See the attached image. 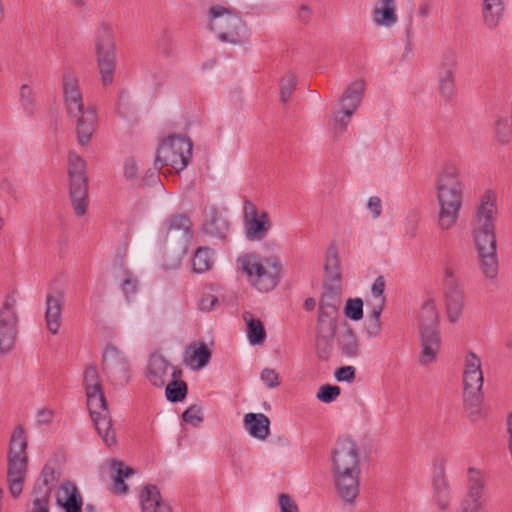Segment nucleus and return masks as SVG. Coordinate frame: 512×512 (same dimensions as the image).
Returning a JSON list of instances; mask_svg holds the SVG:
<instances>
[{
  "label": "nucleus",
  "mask_w": 512,
  "mask_h": 512,
  "mask_svg": "<svg viewBox=\"0 0 512 512\" xmlns=\"http://www.w3.org/2000/svg\"><path fill=\"white\" fill-rule=\"evenodd\" d=\"M504 12L503 0H483L482 4V17L484 24L489 29H494L498 26L500 19Z\"/></svg>",
  "instance_id": "31"
},
{
  "label": "nucleus",
  "mask_w": 512,
  "mask_h": 512,
  "mask_svg": "<svg viewBox=\"0 0 512 512\" xmlns=\"http://www.w3.org/2000/svg\"><path fill=\"white\" fill-rule=\"evenodd\" d=\"M165 395L169 402L178 403L183 401L188 393V386L183 380H172L166 383Z\"/></svg>",
  "instance_id": "38"
},
{
  "label": "nucleus",
  "mask_w": 512,
  "mask_h": 512,
  "mask_svg": "<svg viewBox=\"0 0 512 512\" xmlns=\"http://www.w3.org/2000/svg\"><path fill=\"white\" fill-rule=\"evenodd\" d=\"M496 136L500 143L507 144L511 140V130L507 121H498L496 124Z\"/></svg>",
  "instance_id": "57"
},
{
  "label": "nucleus",
  "mask_w": 512,
  "mask_h": 512,
  "mask_svg": "<svg viewBox=\"0 0 512 512\" xmlns=\"http://www.w3.org/2000/svg\"><path fill=\"white\" fill-rule=\"evenodd\" d=\"M243 222L245 236L249 241H261L271 229L267 212L259 214L256 205L250 200L244 201Z\"/></svg>",
  "instance_id": "14"
},
{
  "label": "nucleus",
  "mask_w": 512,
  "mask_h": 512,
  "mask_svg": "<svg viewBox=\"0 0 512 512\" xmlns=\"http://www.w3.org/2000/svg\"><path fill=\"white\" fill-rule=\"evenodd\" d=\"M484 487L485 481L481 471L470 467L468 469V492L462 501L460 512L480 511Z\"/></svg>",
  "instance_id": "16"
},
{
  "label": "nucleus",
  "mask_w": 512,
  "mask_h": 512,
  "mask_svg": "<svg viewBox=\"0 0 512 512\" xmlns=\"http://www.w3.org/2000/svg\"><path fill=\"white\" fill-rule=\"evenodd\" d=\"M83 385L84 389L90 390V389H98L103 388L98 371L95 366H88L84 371V377H83Z\"/></svg>",
  "instance_id": "46"
},
{
  "label": "nucleus",
  "mask_w": 512,
  "mask_h": 512,
  "mask_svg": "<svg viewBox=\"0 0 512 512\" xmlns=\"http://www.w3.org/2000/svg\"><path fill=\"white\" fill-rule=\"evenodd\" d=\"M244 426L252 437L265 440L269 435L270 420L263 413H248L244 416Z\"/></svg>",
  "instance_id": "29"
},
{
  "label": "nucleus",
  "mask_w": 512,
  "mask_h": 512,
  "mask_svg": "<svg viewBox=\"0 0 512 512\" xmlns=\"http://www.w3.org/2000/svg\"><path fill=\"white\" fill-rule=\"evenodd\" d=\"M463 384L464 389L476 388L477 390H482L483 387V372H471V373H463Z\"/></svg>",
  "instance_id": "48"
},
{
  "label": "nucleus",
  "mask_w": 512,
  "mask_h": 512,
  "mask_svg": "<svg viewBox=\"0 0 512 512\" xmlns=\"http://www.w3.org/2000/svg\"><path fill=\"white\" fill-rule=\"evenodd\" d=\"M218 303V298L212 294H204L198 303L201 311H211Z\"/></svg>",
  "instance_id": "60"
},
{
  "label": "nucleus",
  "mask_w": 512,
  "mask_h": 512,
  "mask_svg": "<svg viewBox=\"0 0 512 512\" xmlns=\"http://www.w3.org/2000/svg\"><path fill=\"white\" fill-rule=\"evenodd\" d=\"M482 371L480 357L472 351H469L464 360V371L463 373H471Z\"/></svg>",
  "instance_id": "50"
},
{
  "label": "nucleus",
  "mask_w": 512,
  "mask_h": 512,
  "mask_svg": "<svg viewBox=\"0 0 512 512\" xmlns=\"http://www.w3.org/2000/svg\"><path fill=\"white\" fill-rule=\"evenodd\" d=\"M419 340L421 366L428 367L436 361L441 346L439 333L438 314L432 299L426 300L420 311Z\"/></svg>",
  "instance_id": "6"
},
{
  "label": "nucleus",
  "mask_w": 512,
  "mask_h": 512,
  "mask_svg": "<svg viewBox=\"0 0 512 512\" xmlns=\"http://www.w3.org/2000/svg\"><path fill=\"white\" fill-rule=\"evenodd\" d=\"M188 350H191L189 363L192 364L196 362L198 368H203L208 365L211 359V351L208 349L207 345L203 342H192L188 346Z\"/></svg>",
  "instance_id": "36"
},
{
  "label": "nucleus",
  "mask_w": 512,
  "mask_h": 512,
  "mask_svg": "<svg viewBox=\"0 0 512 512\" xmlns=\"http://www.w3.org/2000/svg\"><path fill=\"white\" fill-rule=\"evenodd\" d=\"M53 419V412L50 409H41L37 413V423L39 425H47L51 423Z\"/></svg>",
  "instance_id": "64"
},
{
  "label": "nucleus",
  "mask_w": 512,
  "mask_h": 512,
  "mask_svg": "<svg viewBox=\"0 0 512 512\" xmlns=\"http://www.w3.org/2000/svg\"><path fill=\"white\" fill-rule=\"evenodd\" d=\"M243 319L247 325V335L252 345L263 344L266 339V331L263 323L255 319L251 312H244Z\"/></svg>",
  "instance_id": "33"
},
{
  "label": "nucleus",
  "mask_w": 512,
  "mask_h": 512,
  "mask_svg": "<svg viewBox=\"0 0 512 512\" xmlns=\"http://www.w3.org/2000/svg\"><path fill=\"white\" fill-rule=\"evenodd\" d=\"M439 92L443 99L450 101L453 99L454 91V71L450 66H441L438 71Z\"/></svg>",
  "instance_id": "34"
},
{
  "label": "nucleus",
  "mask_w": 512,
  "mask_h": 512,
  "mask_svg": "<svg viewBox=\"0 0 512 512\" xmlns=\"http://www.w3.org/2000/svg\"><path fill=\"white\" fill-rule=\"evenodd\" d=\"M365 81L357 79L353 81L344 91L339 100L340 107L332 113V120L329 123L330 129L335 136L342 134L349 124L352 115L361 104Z\"/></svg>",
  "instance_id": "10"
},
{
  "label": "nucleus",
  "mask_w": 512,
  "mask_h": 512,
  "mask_svg": "<svg viewBox=\"0 0 512 512\" xmlns=\"http://www.w3.org/2000/svg\"><path fill=\"white\" fill-rule=\"evenodd\" d=\"M241 269L260 292L273 290L280 281L282 265L277 256L261 257L248 253L239 259Z\"/></svg>",
  "instance_id": "5"
},
{
  "label": "nucleus",
  "mask_w": 512,
  "mask_h": 512,
  "mask_svg": "<svg viewBox=\"0 0 512 512\" xmlns=\"http://www.w3.org/2000/svg\"><path fill=\"white\" fill-rule=\"evenodd\" d=\"M368 209L372 212L374 218H378L382 212L381 199L377 196H372L368 200Z\"/></svg>",
  "instance_id": "62"
},
{
  "label": "nucleus",
  "mask_w": 512,
  "mask_h": 512,
  "mask_svg": "<svg viewBox=\"0 0 512 512\" xmlns=\"http://www.w3.org/2000/svg\"><path fill=\"white\" fill-rule=\"evenodd\" d=\"M432 485L433 492L449 490L448 482L445 477V463L443 459H441L439 464L436 465Z\"/></svg>",
  "instance_id": "45"
},
{
  "label": "nucleus",
  "mask_w": 512,
  "mask_h": 512,
  "mask_svg": "<svg viewBox=\"0 0 512 512\" xmlns=\"http://www.w3.org/2000/svg\"><path fill=\"white\" fill-rule=\"evenodd\" d=\"M463 398L464 402L471 408H478L483 399L482 390L476 388L464 389Z\"/></svg>",
  "instance_id": "49"
},
{
  "label": "nucleus",
  "mask_w": 512,
  "mask_h": 512,
  "mask_svg": "<svg viewBox=\"0 0 512 512\" xmlns=\"http://www.w3.org/2000/svg\"><path fill=\"white\" fill-rule=\"evenodd\" d=\"M27 465V456L8 455L7 481L13 498H18L22 493Z\"/></svg>",
  "instance_id": "19"
},
{
  "label": "nucleus",
  "mask_w": 512,
  "mask_h": 512,
  "mask_svg": "<svg viewBox=\"0 0 512 512\" xmlns=\"http://www.w3.org/2000/svg\"><path fill=\"white\" fill-rule=\"evenodd\" d=\"M296 76L289 72L287 73L280 82V101L286 103L289 101L295 87H296Z\"/></svg>",
  "instance_id": "42"
},
{
  "label": "nucleus",
  "mask_w": 512,
  "mask_h": 512,
  "mask_svg": "<svg viewBox=\"0 0 512 512\" xmlns=\"http://www.w3.org/2000/svg\"><path fill=\"white\" fill-rule=\"evenodd\" d=\"M15 306H16V297H15L14 293H11L6 296V299L2 305V308H0V312H10L12 314H16Z\"/></svg>",
  "instance_id": "63"
},
{
  "label": "nucleus",
  "mask_w": 512,
  "mask_h": 512,
  "mask_svg": "<svg viewBox=\"0 0 512 512\" xmlns=\"http://www.w3.org/2000/svg\"><path fill=\"white\" fill-rule=\"evenodd\" d=\"M97 64H116V41L113 26L102 21L94 36Z\"/></svg>",
  "instance_id": "15"
},
{
  "label": "nucleus",
  "mask_w": 512,
  "mask_h": 512,
  "mask_svg": "<svg viewBox=\"0 0 512 512\" xmlns=\"http://www.w3.org/2000/svg\"><path fill=\"white\" fill-rule=\"evenodd\" d=\"M280 512H299L298 506L289 494L281 493L278 496Z\"/></svg>",
  "instance_id": "55"
},
{
  "label": "nucleus",
  "mask_w": 512,
  "mask_h": 512,
  "mask_svg": "<svg viewBox=\"0 0 512 512\" xmlns=\"http://www.w3.org/2000/svg\"><path fill=\"white\" fill-rule=\"evenodd\" d=\"M340 293V283H330L325 288L320 300L317 322L327 323V320H334L337 323Z\"/></svg>",
  "instance_id": "20"
},
{
  "label": "nucleus",
  "mask_w": 512,
  "mask_h": 512,
  "mask_svg": "<svg viewBox=\"0 0 512 512\" xmlns=\"http://www.w3.org/2000/svg\"><path fill=\"white\" fill-rule=\"evenodd\" d=\"M336 343L341 354L348 358L357 357L360 353V345L353 328L346 322L342 330L336 336Z\"/></svg>",
  "instance_id": "26"
},
{
  "label": "nucleus",
  "mask_w": 512,
  "mask_h": 512,
  "mask_svg": "<svg viewBox=\"0 0 512 512\" xmlns=\"http://www.w3.org/2000/svg\"><path fill=\"white\" fill-rule=\"evenodd\" d=\"M17 325V314L0 312V353L5 354L14 347Z\"/></svg>",
  "instance_id": "24"
},
{
  "label": "nucleus",
  "mask_w": 512,
  "mask_h": 512,
  "mask_svg": "<svg viewBox=\"0 0 512 512\" xmlns=\"http://www.w3.org/2000/svg\"><path fill=\"white\" fill-rule=\"evenodd\" d=\"M64 291L55 289L46 295L45 321L48 331L57 334L62 322V309L64 305Z\"/></svg>",
  "instance_id": "17"
},
{
  "label": "nucleus",
  "mask_w": 512,
  "mask_h": 512,
  "mask_svg": "<svg viewBox=\"0 0 512 512\" xmlns=\"http://www.w3.org/2000/svg\"><path fill=\"white\" fill-rule=\"evenodd\" d=\"M142 512H172L168 502L163 500L159 488L154 484H147L140 492Z\"/></svg>",
  "instance_id": "23"
},
{
  "label": "nucleus",
  "mask_w": 512,
  "mask_h": 512,
  "mask_svg": "<svg viewBox=\"0 0 512 512\" xmlns=\"http://www.w3.org/2000/svg\"><path fill=\"white\" fill-rule=\"evenodd\" d=\"M260 378L268 388H275L280 384L279 375L274 369L264 368Z\"/></svg>",
  "instance_id": "56"
},
{
  "label": "nucleus",
  "mask_w": 512,
  "mask_h": 512,
  "mask_svg": "<svg viewBox=\"0 0 512 512\" xmlns=\"http://www.w3.org/2000/svg\"><path fill=\"white\" fill-rule=\"evenodd\" d=\"M496 215L495 197L491 191H486L477 207L472 233L481 272L488 279H494L498 274Z\"/></svg>",
  "instance_id": "1"
},
{
  "label": "nucleus",
  "mask_w": 512,
  "mask_h": 512,
  "mask_svg": "<svg viewBox=\"0 0 512 512\" xmlns=\"http://www.w3.org/2000/svg\"><path fill=\"white\" fill-rule=\"evenodd\" d=\"M58 481L59 473L55 466L51 462L46 463L33 486L31 498L50 502L52 490L56 487Z\"/></svg>",
  "instance_id": "18"
},
{
  "label": "nucleus",
  "mask_w": 512,
  "mask_h": 512,
  "mask_svg": "<svg viewBox=\"0 0 512 512\" xmlns=\"http://www.w3.org/2000/svg\"><path fill=\"white\" fill-rule=\"evenodd\" d=\"M156 48L163 55L171 54L172 38L167 32H163L162 35L157 39Z\"/></svg>",
  "instance_id": "58"
},
{
  "label": "nucleus",
  "mask_w": 512,
  "mask_h": 512,
  "mask_svg": "<svg viewBox=\"0 0 512 512\" xmlns=\"http://www.w3.org/2000/svg\"><path fill=\"white\" fill-rule=\"evenodd\" d=\"M182 420L193 427H198L204 420L202 408L199 405H191L182 413Z\"/></svg>",
  "instance_id": "44"
},
{
  "label": "nucleus",
  "mask_w": 512,
  "mask_h": 512,
  "mask_svg": "<svg viewBox=\"0 0 512 512\" xmlns=\"http://www.w3.org/2000/svg\"><path fill=\"white\" fill-rule=\"evenodd\" d=\"M443 285L448 320L450 323H456L463 313L465 293L451 268L444 271Z\"/></svg>",
  "instance_id": "12"
},
{
  "label": "nucleus",
  "mask_w": 512,
  "mask_h": 512,
  "mask_svg": "<svg viewBox=\"0 0 512 512\" xmlns=\"http://www.w3.org/2000/svg\"><path fill=\"white\" fill-rule=\"evenodd\" d=\"M87 407L98 435L107 447L116 445V432L103 388L85 391Z\"/></svg>",
  "instance_id": "8"
},
{
  "label": "nucleus",
  "mask_w": 512,
  "mask_h": 512,
  "mask_svg": "<svg viewBox=\"0 0 512 512\" xmlns=\"http://www.w3.org/2000/svg\"><path fill=\"white\" fill-rule=\"evenodd\" d=\"M138 289V280L133 276L130 271H126V277L122 284V290L129 301L130 296L134 295Z\"/></svg>",
  "instance_id": "52"
},
{
  "label": "nucleus",
  "mask_w": 512,
  "mask_h": 512,
  "mask_svg": "<svg viewBox=\"0 0 512 512\" xmlns=\"http://www.w3.org/2000/svg\"><path fill=\"white\" fill-rule=\"evenodd\" d=\"M208 28L217 33L219 41L239 44L243 41L247 28L242 18L223 6H211L208 11Z\"/></svg>",
  "instance_id": "7"
},
{
  "label": "nucleus",
  "mask_w": 512,
  "mask_h": 512,
  "mask_svg": "<svg viewBox=\"0 0 512 512\" xmlns=\"http://www.w3.org/2000/svg\"><path fill=\"white\" fill-rule=\"evenodd\" d=\"M192 141L189 138L171 135L158 147L155 166L158 169L171 166L177 172L182 171L192 155Z\"/></svg>",
  "instance_id": "9"
},
{
  "label": "nucleus",
  "mask_w": 512,
  "mask_h": 512,
  "mask_svg": "<svg viewBox=\"0 0 512 512\" xmlns=\"http://www.w3.org/2000/svg\"><path fill=\"white\" fill-rule=\"evenodd\" d=\"M385 279L383 276H378L371 288V292L374 296L373 303H379L381 300H383V307L385 306L386 298L384 296V290H385Z\"/></svg>",
  "instance_id": "51"
},
{
  "label": "nucleus",
  "mask_w": 512,
  "mask_h": 512,
  "mask_svg": "<svg viewBox=\"0 0 512 512\" xmlns=\"http://www.w3.org/2000/svg\"><path fill=\"white\" fill-rule=\"evenodd\" d=\"M356 369L353 366H342L338 368L335 373L334 377L339 382H353L355 379Z\"/></svg>",
  "instance_id": "54"
},
{
  "label": "nucleus",
  "mask_w": 512,
  "mask_h": 512,
  "mask_svg": "<svg viewBox=\"0 0 512 512\" xmlns=\"http://www.w3.org/2000/svg\"><path fill=\"white\" fill-rule=\"evenodd\" d=\"M68 174L70 179V199L77 216H83L88 206V176L86 162L77 154L70 153Z\"/></svg>",
  "instance_id": "11"
},
{
  "label": "nucleus",
  "mask_w": 512,
  "mask_h": 512,
  "mask_svg": "<svg viewBox=\"0 0 512 512\" xmlns=\"http://www.w3.org/2000/svg\"><path fill=\"white\" fill-rule=\"evenodd\" d=\"M341 393L339 386L325 384L322 385L317 392V399L323 403L333 402Z\"/></svg>",
  "instance_id": "47"
},
{
  "label": "nucleus",
  "mask_w": 512,
  "mask_h": 512,
  "mask_svg": "<svg viewBox=\"0 0 512 512\" xmlns=\"http://www.w3.org/2000/svg\"><path fill=\"white\" fill-rule=\"evenodd\" d=\"M336 330L337 324L334 320H327V323L317 322L315 346L317 356L322 361L330 358Z\"/></svg>",
  "instance_id": "22"
},
{
  "label": "nucleus",
  "mask_w": 512,
  "mask_h": 512,
  "mask_svg": "<svg viewBox=\"0 0 512 512\" xmlns=\"http://www.w3.org/2000/svg\"><path fill=\"white\" fill-rule=\"evenodd\" d=\"M344 314L353 321L363 318V301L360 298L348 299L344 308Z\"/></svg>",
  "instance_id": "43"
},
{
  "label": "nucleus",
  "mask_w": 512,
  "mask_h": 512,
  "mask_svg": "<svg viewBox=\"0 0 512 512\" xmlns=\"http://www.w3.org/2000/svg\"><path fill=\"white\" fill-rule=\"evenodd\" d=\"M373 22L379 26L391 27L398 21L395 0H379L372 11Z\"/></svg>",
  "instance_id": "28"
},
{
  "label": "nucleus",
  "mask_w": 512,
  "mask_h": 512,
  "mask_svg": "<svg viewBox=\"0 0 512 512\" xmlns=\"http://www.w3.org/2000/svg\"><path fill=\"white\" fill-rule=\"evenodd\" d=\"M324 270L326 277L330 281V283L339 284L341 282L338 252L337 249L333 246L327 249Z\"/></svg>",
  "instance_id": "35"
},
{
  "label": "nucleus",
  "mask_w": 512,
  "mask_h": 512,
  "mask_svg": "<svg viewBox=\"0 0 512 512\" xmlns=\"http://www.w3.org/2000/svg\"><path fill=\"white\" fill-rule=\"evenodd\" d=\"M169 368L170 363L162 354L152 353L149 356L146 377L153 386L161 388L167 383Z\"/></svg>",
  "instance_id": "25"
},
{
  "label": "nucleus",
  "mask_w": 512,
  "mask_h": 512,
  "mask_svg": "<svg viewBox=\"0 0 512 512\" xmlns=\"http://www.w3.org/2000/svg\"><path fill=\"white\" fill-rule=\"evenodd\" d=\"M229 230L228 221L214 209L211 213L209 220H207L202 227V231L211 237L224 239Z\"/></svg>",
  "instance_id": "32"
},
{
  "label": "nucleus",
  "mask_w": 512,
  "mask_h": 512,
  "mask_svg": "<svg viewBox=\"0 0 512 512\" xmlns=\"http://www.w3.org/2000/svg\"><path fill=\"white\" fill-rule=\"evenodd\" d=\"M420 221V215L417 211L412 210L407 214L406 217V233L414 238L417 234L418 224Z\"/></svg>",
  "instance_id": "53"
},
{
  "label": "nucleus",
  "mask_w": 512,
  "mask_h": 512,
  "mask_svg": "<svg viewBox=\"0 0 512 512\" xmlns=\"http://www.w3.org/2000/svg\"><path fill=\"white\" fill-rule=\"evenodd\" d=\"M19 97L21 106L25 113L28 115L34 114L36 110V100L32 89L27 84H23L20 87Z\"/></svg>",
  "instance_id": "41"
},
{
  "label": "nucleus",
  "mask_w": 512,
  "mask_h": 512,
  "mask_svg": "<svg viewBox=\"0 0 512 512\" xmlns=\"http://www.w3.org/2000/svg\"><path fill=\"white\" fill-rule=\"evenodd\" d=\"M61 490L65 498L58 497L57 504L65 512H82L83 500L77 486L70 481H66L61 484Z\"/></svg>",
  "instance_id": "27"
},
{
  "label": "nucleus",
  "mask_w": 512,
  "mask_h": 512,
  "mask_svg": "<svg viewBox=\"0 0 512 512\" xmlns=\"http://www.w3.org/2000/svg\"><path fill=\"white\" fill-rule=\"evenodd\" d=\"M63 96L67 114L77 122V140L82 146L89 143L95 130L97 114L94 107L84 108L83 96L77 78L71 73L63 76Z\"/></svg>",
  "instance_id": "4"
},
{
  "label": "nucleus",
  "mask_w": 512,
  "mask_h": 512,
  "mask_svg": "<svg viewBox=\"0 0 512 512\" xmlns=\"http://www.w3.org/2000/svg\"><path fill=\"white\" fill-rule=\"evenodd\" d=\"M434 499L440 510H446L449 506V490L433 492Z\"/></svg>",
  "instance_id": "61"
},
{
  "label": "nucleus",
  "mask_w": 512,
  "mask_h": 512,
  "mask_svg": "<svg viewBox=\"0 0 512 512\" xmlns=\"http://www.w3.org/2000/svg\"><path fill=\"white\" fill-rule=\"evenodd\" d=\"M370 319L366 324V332L369 338L377 337L381 331L380 316L383 311V300L379 303H372Z\"/></svg>",
  "instance_id": "39"
},
{
  "label": "nucleus",
  "mask_w": 512,
  "mask_h": 512,
  "mask_svg": "<svg viewBox=\"0 0 512 512\" xmlns=\"http://www.w3.org/2000/svg\"><path fill=\"white\" fill-rule=\"evenodd\" d=\"M110 468L112 471L113 492L118 495L127 493L128 486L125 484L124 479L135 474V470L116 459L110 461Z\"/></svg>",
  "instance_id": "30"
},
{
  "label": "nucleus",
  "mask_w": 512,
  "mask_h": 512,
  "mask_svg": "<svg viewBox=\"0 0 512 512\" xmlns=\"http://www.w3.org/2000/svg\"><path fill=\"white\" fill-rule=\"evenodd\" d=\"M193 225L188 215L176 213L170 215L162 224V232L168 237L171 233L179 235L185 247L193 237Z\"/></svg>",
  "instance_id": "21"
},
{
  "label": "nucleus",
  "mask_w": 512,
  "mask_h": 512,
  "mask_svg": "<svg viewBox=\"0 0 512 512\" xmlns=\"http://www.w3.org/2000/svg\"><path fill=\"white\" fill-rule=\"evenodd\" d=\"M213 265L212 250L208 247H199L192 259L193 270L196 273H204Z\"/></svg>",
  "instance_id": "37"
},
{
  "label": "nucleus",
  "mask_w": 512,
  "mask_h": 512,
  "mask_svg": "<svg viewBox=\"0 0 512 512\" xmlns=\"http://www.w3.org/2000/svg\"><path fill=\"white\" fill-rule=\"evenodd\" d=\"M331 459L337 492L345 502L352 503L359 494V447L349 437H341L335 443Z\"/></svg>",
  "instance_id": "2"
},
{
  "label": "nucleus",
  "mask_w": 512,
  "mask_h": 512,
  "mask_svg": "<svg viewBox=\"0 0 512 512\" xmlns=\"http://www.w3.org/2000/svg\"><path fill=\"white\" fill-rule=\"evenodd\" d=\"M25 512H50V502L31 498L26 504Z\"/></svg>",
  "instance_id": "59"
},
{
  "label": "nucleus",
  "mask_w": 512,
  "mask_h": 512,
  "mask_svg": "<svg viewBox=\"0 0 512 512\" xmlns=\"http://www.w3.org/2000/svg\"><path fill=\"white\" fill-rule=\"evenodd\" d=\"M27 440L25 430L23 427L18 426L14 430L11 441L9 455L27 456L26 454Z\"/></svg>",
  "instance_id": "40"
},
{
  "label": "nucleus",
  "mask_w": 512,
  "mask_h": 512,
  "mask_svg": "<svg viewBox=\"0 0 512 512\" xmlns=\"http://www.w3.org/2000/svg\"><path fill=\"white\" fill-rule=\"evenodd\" d=\"M464 187L458 168L454 164L446 165L436 182L439 204L437 226L440 230H449L456 224L462 208Z\"/></svg>",
  "instance_id": "3"
},
{
  "label": "nucleus",
  "mask_w": 512,
  "mask_h": 512,
  "mask_svg": "<svg viewBox=\"0 0 512 512\" xmlns=\"http://www.w3.org/2000/svg\"><path fill=\"white\" fill-rule=\"evenodd\" d=\"M102 371L113 385L124 386L130 381L129 363L113 345H107L102 353Z\"/></svg>",
  "instance_id": "13"
}]
</instances>
